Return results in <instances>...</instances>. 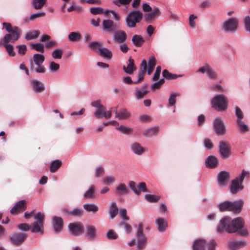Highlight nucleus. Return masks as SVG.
I'll use <instances>...</instances> for the list:
<instances>
[{
  "label": "nucleus",
  "mask_w": 250,
  "mask_h": 250,
  "mask_svg": "<svg viewBox=\"0 0 250 250\" xmlns=\"http://www.w3.org/2000/svg\"><path fill=\"white\" fill-rule=\"evenodd\" d=\"M3 28L5 29L8 32L0 41V45L4 46L5 49L11 57L15 56L16 53L13 50V46L9 43L16 42L21 37L22 30L18 26H12L9 22H3Z\"/></svg>",
  "instance_id": "nucleus-1"
},
{
  "label": "nucleus",
  "mask_w": 250,
  "mask_h": 250,
  "mask_svg": "<svg viewBox=\"0 0 250 250\" xmlns=\"http://www.w3.org/2000/svg\"><path fill=\"white\" fill-rule=\"evenodd\" d=\"M229 218L224 217L222 218L217 227V232H222L225 230L229 233L239 232L240 235L246 236L248 234V230L243 228L244 220L242 218L238 217L232 220L231 223Z\"/></svg>",
  "instance_id": "nucleus-2"
},
{
  "label": "nucleus",
  "mask_w": 250,
  "mask_h": 250,
  "mask_svg": "<svg viewBox=\"0 0 250 250\" xmlns=\"http://www.w3.org/2000/svg\"><path fill=\"white\" fill-rule=\"evenodd\" d=\"M34 218L36 221L32 223L30 226L26 223H21L18 225V228L24 231H27L31 229L32 232H41L42 233L43 231V223L45 218L44 214L39 212L34 216Z\"/></svg>",
  "instance_id": "nucleus-3"
},
{
  "label": "nucleus",
  "mask_w": 250,
  "mask_h": 250,
  "mask_svg": "<svg viewBox=\"0 0 250 250\" xmlns=\"http://www.w3.org/2000/svg\"><path fill=\"white\" fill-rule=\"evenodd\" d=\"M243 206V201L241 200H237L234 202L228 201H225L218 205L220 211H232L238 214L240 212Z\"/></svg>",
  "instance_id": "nucleus-4"
},
{
  "label": "nucleus",
  "mask_w": 250,
  "mask_h": 250,
  "mask_svg": "<svg viewBox=\"0 0 250 250\" xmlns=\"http://www.w3.org/2000/svg\"><path fill=\"white\" fill-rule=\"evenodd\" d=\"M44 61L43 55L39 54H35L33 57V60L30 61V68L32 71L36 73H44L46 69L42 63Z\"/></svg>",
  "instance_id": "nucleus-5"
},
{
  "label": "nucleus",
  "mask_w": 250,
  "mask_h": 250,
  "mask_svg": "<svg viewBox=\"0 0 250 250\" xmlns=\"http://www.w3.org/2000/svg\"><path fill=\"white\" fill-rule=\"evenodd\" d=\"M143 18V13L138 10L130 11L125 18L126 26L128 28H135L137 23L141 22Z\"/></svg>",
  "instance_id": "nucleus-6"
},
{
  "label": "nucleus",
  "mask_w": 250,
  "mask_h": 250,
  "mask_svg": "<svg viewBox=\"0 0 250 250\" xmlns=\"http://www.w3.org/2000/svg\"><path fill=\"white\" fill-rule=\"evenodd\" d=\"M211 104L215 110L218 111H224L228 107V100L225 95L219 94L211 99Z\"/></svg>",
  "instance_id": "nucleus-7"
},
{
  "label": "nucleus",
  "mask_w": 250,
  "mask_h": 250,
  "mask_svg": "<svg viewBox=\"0 0 250 250\" xmlns=\"http://www.w3.org/2000/svg\"><path fill=\"white\" fill-rule=\"evenodd\" d=\"M249 172L244 170L239 177H237L231 181L229 188L230 192L232 194H235L239 191L243 190L244 188V187L242 185L243 181L245 177L249 175Z\"/></svg>",
  "instance_id": "nucleus-8"
},
{
  "label": "nucleus",
  "mask_w": 250,
  "mask_h": 250,
  "mask_svg": "<svg viewBox=\"0 0 250 250\" xmlns=\"http://www.w3.org/2000/svg\"><path fill=\"white\" fill-rule=\"evenodd\" d=\"M135 236L137 239V249L139 250H143L145 248L147 239L143 233V225L142 222L138 225Z\"/></svg>",
  "instance_id": "nucleus-9"
},
{
  "label": "nucleus",
  "mask_w": 250,
  "mask_h": 250,
  "mask_svg": "<svg viewBox=\"0 0 250 250\" xmlns=\"http://www.w3.org/2000/svg\"><path fill=\"white\" fill-rule=\"evenodd\" d=\"M238 24L239 20L237 18H230L224 22L223 28L226 32H234Z\"/></svg>",
  "instance_id": "nucleus-10"
},
{
  "label": "nucleus",
  "mask_w": 250,
  "mask_h": 250,
  "mask_svg": "<svg viewBox=\"0 0 250 250\" xmlns=\"http://www.w3.org/2000/svg\"><path fill=\"white\" fill-rule=\"evenodd\" d=\"M68 228L70 233L75 236L81 235L84 231V226L80 222L71 223L68 225Z\"/></svg>",
  "instance_id": "nucleus-11"
},
{
  "label": "nucleus",
  "mask_w": 250,
  "mask_h": 250,
  "mask_svg": "<svg viewBox=\"0 0 250 250\" xmlns=\"http://www.w3.org/2000/svg\"><path fill=\"white\" fill-rule=\"evenodd\" d=\"M26 233L14 232L10 235V240L15 245L19 246L22 244L27 238Z\"/></svg>",
  "instance_id": "nucleus-12"
},
{
  "label": "nucleus",
  "mask_w": 250,
  "mask_h": 250,
  "mask_svg": "<svg viewBox=\"0 0 250 250\" xmlns=\"http://www.w3.org/2000/svg\"><path fill=\"white\" fill-rule=\"evenodd\" d=\"M230 145L229 143L225 141H221L219 143V152L222 158L226 159L230 155Z\"/></svg>",
  "instance_id": "nucleus-13"
},
{
  "label": "nucleus",
  "mask_w": 250,
  "mask_h": 250,
  "mask_svg": "<svg viewBox=\"0 0 250 250\" xmlns=\"http://www.w3.org/2000/svg\"><path fill=\"white\" fill-rule=\"evenodd\" d=\"M213 126L214 132L216 134L218 135L225 134L226 128L221 118H218L215 119Z\"/></svg>",
  "instance_id": "nucleus-14"
},
{
  "label": "nucleus",
  "mask_w": 250,
  "mask_h": 250,
  "mask_svg": "<svg viewBox=\"0 0 250 250\" xmlns=\"http://www.w3.org/2000/svg\"><path fill=\"white\" fill-rule=\"evenodd\" d=\"M27 208V203L25 200L18 202L11 208L10 212L12 214H17L25 210Z\"/></svg>",
  "instance_id": "nucleus-15"
},
{
  "label": "nucleus",
  "mask_w": 250,
  "mask_h": 250,
  "mask_svg": "<svg viewBox=\"0 0 250 250\" xmlns=\"http://www.w3.org/2000/svg\"><path fill=\"white\" fill-rule=\"evenodd\" d=\"M147 89V84H144L140 87H136L134 91V95L136 98L138 100L144 98L149 92Z\"/></svg>",
  "instance_id": "nucleus-16"
},
{
  "label": "nucleus",
  "mask_w": 250,
  "mask_h": 250,
  "mask_svg": "<svg viewBox=\"0 0 250 250\" xmlns=\"http://www.w3.org/2000/svg\"><path fill=\"white\" fill-rule=\"evenodd\" d=\"M160 15L161 12L159 8L158 7H155L152 11L146 13L145 15L144 19L146 22L152 23L153 21Z\"/></svg>",
  "instance_id": "nucleus-17"
},
{
  "label": "nucleus",
  "mask_w": 250,
  "mask_h": 250,
  "mask_svg": "<svg viewBox=\"0 0 250 250\" xmlns=\"http://www.w3.org/2000/svg\"><path fill=\"white\" fill-rule=\"evenodd\" d=\"M146 68L147 62L146 60L144 59L142 60L140 64V70L138 73V79L136 81L134 82V84L139 83L143 81L144 76L145 75V73L146 71Z\"/></svg>",
  "instance_id": "nucleus-18"
},
{
  "label": "nucleus",
  "mask_w": 250,
  "mask_h": 250,
  "mask_svg": "<svg viewBox=\"0 0 250 250\" xmlns=\"http://www.w3.org/2000/svg\"><path fill=\"white\" fill-rule=\"evenodd\" d=\"M105 107L103 105L97 109L94 114L97 118H99L103 116L106 119H109L112 116V111H106Z\"/></svg>",
  "instance_id": "nucleus-19"
},
{
  "label": "nucleus",
  "mask_w": 250,
  "mask_h": 250,
  "mask_svg": "<svg viewBox=\"0 0 250 250\" xmlns=\"http://www.w3.org/2000/svg\"><path fill=\"white\" fill-rule=\"evenodd\" d=\"M103 27L104 30L110 33L114 32L117 29L116 25L114 24V21L109 19L103 20Z\"/></svg>",
  "instance_id": "nucleus-20"
},
{
  "label": "nucleus",
  "mask_w": 250,
  "mask_h": 250,
  "mask_svg": "<svg viewBox=\"0 0 250 250\" xmlns=\"http://www.w3.org/2000/svg\"><path fill=\"white\" fill-rule=\"evenodd\" d=\"M63 221L60 217L54 216L53 218V227L55 232H60L63 228Z\"/></svg>",
  "instance_id": "nucleus-21"
},
{
  "label": "nucleus",
  "mask_w": 250,
  "mask_h": 250,
  "mask_svg": "<svg viewBox=\"0 0 250 250\" xmlns=\"http://www.w3.org/2000/svg\"><path fill=\"white\" fill-rule=\"evenodd\" d=\"M127 39L126 33L122 30H119L115 32L113 40L117 43H124Z\"/></svg>",
  "instance_id": "nucleus-22"
},
{
  "label": "nucleus",
  "mask_w": 250,
  "mask_h": 250,
  "mask_svg": "<svg viewBox=\"0 0 250 250\" xmlns=\"http://www.w3.org/2000/svg\"><path fill=\"white\" fill-rule=\"evenodd\" d=\"M230 173L226 171L220 172L217 175L218 184L220 186L226 185V182L229 179Z\"/></svg>",
  "instance_id": "nucleus-23"
},
{
  "label": "nucleus",
  "mask_w": 250,
  "mask_h": 250,
  "mask_svg": "<svg viewBox=\"0 0 250 250\" xmlns=\"http://www.w3.org/2000/svg\"><path fill=\"white\" fill-rule=\"evenodd\" d=\"M31 84L34 91L37 93H41L45 89L44 84L39 80H32L31 81Z\"/></svg>",
  "instance_id": "nucleus-24"
},
{
  "label": "nucleus",
  "mask_w": 250,
  "mask_h": 250,
  "mask_svg": "<svg viewBox=\"0 0 250 250\" xmlns=\"http://www.w3.org/2000/svg\"><path fill=\"white\" fill-rule=\"evenodd\" d=\"M136 67L135 66L134 60L130 57L128 60V63L127 66L124 65L123 67V70L128 74H131L133 73L134 71L136 70Z\"/></svg>",
  "instance_id": "nucleus-25"
},
{
  "label": "nucleus",
  "mask_w": 250,
  "mask_h": 250,
  "mask_svg": "<svg viewBox=\"0 0 250 250\" xmlns=\"http://www.w3.org/2000/svg\"><path fill=\"white\" fill-rule=\"evenodd\" d=\"M130 116V113L126 109H122L118 111V106H116L115 117L119 120H125Z\"/></svg>",
  "instance_id": "nucleus-26"
},
{
  "label": "nucleus",
  "mask_w": 250,
  "mask_h": 250,
  "mask_svg": "<svg viewBox=\"0 0 250 250\" xmlns=\"http://www.w3.org/2000/svg\"><path fill=\"white\" fill-rule=\"evenodd\" d=\"M229 248L233 250H236L246 246V242L244 241L232 240L229 242Z\"/></svg>",
  "instance_id": "nucleus-27"
},
{
  "label": "nucleus",
  "mask_w": 250,
  "mask_h": 250,
  "mask_svg": "<svg viewBox=\"0 0 250 250\" xmlns=\"http://www.w3.org/2000/svg\"><path fill=\"white\" fill-rule=\"evenodd\" d=\"M131 150L137 155H142L145 152L144 148L137 142L134 143L131 145Z\"/></svg>",
  "instance_id": "nucleus-28"
},
{
  "label": "nucleus",
  "mask_w": 250,
  "mask_h": 250,
  "mask_svg": "<svg viewBox=\"0 0 250 250\" xmlns=\"http://www.w3.org/2000/svg\"><path fill=\"white\" fill-rule=\"evenodd\" d=\"M158 230L161 232H164L166 230L167 226V222L163 218H159L156 220Z\"/></svg>",
  "instance_id": "nucleus-29"
},
{
  "label": "nucleus",
  "mask_w": 250,
  "mask_h": 250,
  "mask_svg": "<svg viewBox=\"0 0 250 250\" xmlns=\"http://www.w3.org/2000/svg\"><path fill=\"white\" fill-rule=\"evenodd\" d=\"M159 132V127L155 126L149 128L144 131L143 133L144 136L147 137H151L153 135H157Z\"/></svg>",
  "instance_id": "nucleus-30"
},
{
  "label": "nucleus",
  "mask_w": 250,
  "mask_h": 250,
  "mask_svg": "<svg viewBox=\"0 0 250 250\" xmlns=\"http://www.w3.org/2000/svg\"><path fill=\"white\" fill-rule=\"evenodd\" d=\"M207 245L205 240L199 239L196 240L193 246V250H205V246Z\"/></svg>",
  "instance_id": "nucleus-31"
},
{
  "label": "nucleus",
  "mask_w": 250,
  "mask_h": 250,
  "mask_svg": "<svg viewBox=\"0 0 250 250\" xmlns=\"http://www.w3.org/2000/svg\"><path fill=\"white\" fill-rule=\"evenodd\" d=\"M206 163L208 167L211 168H214L216 167L218 165V160L216 157L210 156L207 159Z\"/></svg>",
  "instance_id": "nucleus-32"
},
{
  "label": "nucleus",
  "mask_w": 250,
  "mask_h": 250,
  "mask_svg": "<svg viewBox=\"0 0 250 250\" xmlns=\"http://www.w3.org/2000/svg\"><path fill=\"white\" fill-rule=\"evenodd\" d=\"M129 192L126 185L125 184H120L117 187L115 193L116 194L121 196L124 194H127Z\"/></svg>",
  "instance_id": "nucleus-33"
},
{
  "label": "nucleus",
  "mask_w": 250,
  "mask_h": 250,
  "mask_svg": "<svg viewBox=\"0 0 250 250\" xmlns=\"http://www.w3.org/2000/svg\"><path fill=\"white\" fill-rule=\"evenodd\" d=\"M133 44L137 47L141 46L145 42V40L141 35H135L132 38Z\"/></svg>",
  "instance_id": "nucleus-34"
},
{
  "label": "nucleus",
  "mask_w": 250,
  "mask_h": 250,
  "mask_svg": "<svg viewBox=\"0 0 250 250\" xmlns=\"http://www.w3.org/2000/svg\"><path fill=\"white\" fill-rule=\"evenodd\" d=\"M119 211L118 208L115 202H112L110 205L109 213L111 219H113L118 214Z\"/></svg>",
  "instance_id": "nucleus-35"
},
{
  "label": "nucleus",
  "mask_w": 250,
  "mask_h": 250,
  "mask_svg": "<svg viewBox=\"0 0 250 250\" xmlns=\"http://www.w3.org/2000/svg\"><path fill=\"white\" fill-rule=\"evenodd\" d=\"M40 34L39 30H33L29 31L25 34V39L27 40H31L36 39Z\"/></svg>",
  "instance_id": "nucleus-36"
},
{
  "label": "nucleus",
  "mask_w": 250,
  "mask_h": 250,
  "mask_svg": "<svg viewBox=\"0 0 250 250\" xmlns=\"http://www.w3.org/2000/svg\"><path fill=\"white\" fill-rule=\"evenodd\" d=\"M162 74L163 77L167 80L176 79L178 77L182 76V75H177L175 74L171 73L167 69H165L163 70Z\"/></svg>",
  "instance_id": "nucleus-37"
},
{
  "label": "nucleus",
  "mask_w": 250,
  "mask_h": 250,
  "mask_svg": "<svg viewBox=\"0 0 250 250\" xmlns=\"http://www.w3.org/2000/svg\"><path fill=\"white\" fill-rule=\"evenodd\" d=\"M99 53L100 55L103 57L111 59L112 57V52L106 48H100Z\"/></svg>",
  "instance_id": "nucleus-38"
},
{
  "label": "nucleus",
  "mask_w": 250,
  "mask_h": 250,
  "mask_svg": "<svg viewBox=\"0 0 250 250\" xmlns=\"http://www.w3.org/2000/svg\"><path fill=\"white\" fill-rule=\"evenodd\" d=\"M62 163L60 160H56L53 161L50 165V170L51 172H56L62 166Z\"/></svg>",
  "instance_id": "nucleus-39"
},
{
  "label": "nucleus",
  "mask_w": 250,
  "mask_h": 250,
  "mask_svg": "<svg viewBox=\"0 0 250 250\" xmlns=\"http://www.w3.org/2000/svg\"><path fill=\"white\" fill-rule=\"evenodd\" d=\"M68 38L70 42H78L81 40V35L79 32H72L68 35Z\"/></svg>",
  "instance_id": "nucleus-40"
},
{
  "label": "nucleus",
  "mask_w": 250,
  "mask_h": 250,
  "mask_svg": "<svg viewBox=\"0 0 250 250\" xmlns=\"http://www.w3.org/2000/svg\"><path fill=\"white\" fill-rule=\"evenodd\" d=\"M87 229V236L89 238H94L96 236V229L92 225H88L86 227Z\"/></svg>",
  "instance_id": "nucleus-41"
},
{
  "label": "nucleus",
  "mask_w": 250,
  "mask_h": 250,
  "mask_svg": "<svg viewBox=\"0 0 250 250\" xmlns=\"http://www.w3.org/2000/svg\"><path fill=\"white\" fill-rule=\"evenodd\" d=\"M161 198L160 196L154 195L152 194H146L145 199L150 203H156Z\"/></svg>",
  "instance_id": "nucleus-42"
},
{
  "label": "nucleus",
  "mask_w": 250,
  "mask_h": 250,
  "mask_svg": "<svg viewBox=\"0 0 250 250\" xmlns=\"http://www.w3.org/2000/svg\"><path fill=\"white\" fill-rule=\"evenodd\" d=\"M83 207L87 211L96 212L98 210V207L95 204H86L83 205Z\"/></svg>",
  "instance_id": "nucleus-43"
},
{
  "label": "nucleus",
  "mask_w": 250,
  "mask_h": 250,
  "mask_svg": "<svg viewBox=\"0 0 250 250\" xmlns=\"http://www.w3.org/2000/svg\"><path fill=\"white\" fill-rule=\"evenodd\" d=\"M46 0H33L32 4L36 9L42 8L46 2Z\"/></svg>",
  "instance_id": "nucleus-44"
},
{
  "label": "nucleus",
  "mask_w": 250,
  "mask_h": 250,
  "mask_svg": "<svg viewBox=\"0 0 250 250\" xmlns=\"http://www.w3.org/2000/svg\"><path fill=\"white\" fill-rule=\"evenodd\" d=\"M237 123L239 126L241 132L245 133L249 130L248 125L243 121V120L237 121Z\"/></svg>",
  "instance_id": "nucleus-45"
},
{
  "label": "nucleus",
  "mask_w": 250,
  "mask_h": 250,
  "mask_svg": "<svg viewBox=\"0 0 250 250\" xmlns=\"http://www.w3.org/2000/svg\"><path fill=\"white\" fill-rule=\"evenodd\" d=\"M90 13L94 15L102 14L104 12L103 8L101 7H93L89 9Z\"/></svg>",
  "instance_id": "nucleus-46"
},
{
  "label": "nucleus",
  "mask_w": 250,
  "mask_h": 250,
  "mask_svg": "<svg viewBox=\"0 0 250 250\" xmlns=\"http://www.w3.org/2000/svg\"><path fill=\"white\" fill-rule=\"evenodd\" d=\"M180 94L179 93H173L170 95L169 98L168 99V106H173L175 104L176 102V97L177 96H179Z\"/></svg>",
  "instance_id": "nucleus-47"
},
{
  "label": "nucleus",
  "mask_w": 250,
  "mask_h": 250,
  "mask_svg": "<svg viewBox=\"0 0 250 250\" xmlns=\"http://www.w3.org/2000/svg\"><path fill=\"white\" fill-rule=\"evenodd\" d=\"M106 237L109 240H116L118 239V235L113 229H110L106 233Z\"/></svg>",
  "instance_id": "nucleus-48"
},
{
  "label": "nucleus",
  "mask_w": 250,
  "mask_h": 250,
  "mask_svg": "<svg viewBox=\"0 0 250 250\" xmlns=\"http://www.w3.org/2000/svg\"><path fill=\"white\" fill-rule=\"evenodd\" d=\"M31 48L36 50L37 51L43 53L44 52V45L40 43H32L31 45Z\"/></svg>",
  "instance_id": "nucleus-49"
},
{
  "label": "nucleus",
  "mask_w": 250,
  "mask_h": 250,
  "mask_svg": "<svg viewBox=\"0 0 250 250\" xmlns=\"http://www.w3.org/2000/svg\"><path fill=\"white\" fill-rule=\"evenodd\" d=\"M63 54V51L61 49H57L54 50L52 52V56L54 59H60L62 58Z\"/></svg>",
  "instance_id": "nucleus-50"
},
{
  "label": "nucleus",
  "mask_w": 250,
  "mask_h": 250,
  "mask_svg": "<svg viewBox=\"0 0 250 250\" xmlns=\"http://www.w3.org/2000/svg\"><path fill=\"white\" fill-rule=\"evenodd\" d=\"M83 211L82 208H77L71 211V216L81 217L83 216Z\"/></svg>",
  "instance_id": "nucleus-51"
},
{
  "label": "nucleus",
  "mask_w": 250,
  "mask_h": 250,
  "mask_svg": "<svg viewBox=\"0 0 250 250\" xmlns=\"http://www.w3.org/2000/svg\"><path fill=\"white\" fill-rule=\"evenodd\" d=\"M102 46V44L97 42H93L89 43L88 47L91 49L96 50L97 49H98L99 51H100V48H101Z\"/></svg>",
  "instance_id": "nucleus-52"
},
{
  "label": "nucleus",
  "mask_w": 250,
  "mask_h": 250,
  "mask_svg": "<svg viewBox=\"0 0 250 250\" xmlns=\"http://www.w3.org/2000/svg\"><path fill=\"white\" fill-rule=\"evenodd\" d=\"M95 192L93 186L91 187L85 193L84 197L85 198L89 199L94 197V193Z\"/></svg>",
  "instance_id": "nucleus-53"
},
{
  "label": "nucleus",
  "mask_w": 250,
  "mask_h": 250,
  "mask_svg": "<svg viewBox=\"0 0 250 250\" xmlns=\"http://www.w3.org/2000/svg\"><path fill=\"white\" fill-rule=\"evenodd\" d=\"M131 1H132V0H114L113 1V3L115 5L120 7L122 5H127L129 3H130V2Z\"/></svg>",
  "instance_id": "nucleus-54"
},
{
  "label": "nucleus",
  "mask_w": 250,
  "mask_h": 250,
  "mask_svg": "<svg viewBox=\"0 0 250 250\" xmlns=\"http://www.w3.org/2000/svg\"><path fill=\"white\" fill-rule=\"evenodd\" d=\"M235 114L237 117V121L242 120L244 118L243 112L238 106H236L235 108Z\"/></svg>",
  "instance_id": "nucleus-55"
},
{
  "label": "nucleus",
  "mask_w": 250,
  "mask_h": 250,
  "mask_svg": "<svg viewBox=\"0 0 250 250\" xmlns=\"http://www.w3.org/2000/svg\"><path fill=\"white\" fill-rule=\"evenodd\" d=\"M207 74L208 77L210 79H216L217 78V75L211 66H210Z\"/></svg>",
  "instance_id": "nucleus-56"
},
{
  "label": "nucleus",
  "mask_w": 250,
  "mask_h": 250,
  "mask_svg": "<svg viewBox=\"0 0 250 250\" xmlns=\"http://www.w3.org/2000/svg\"><path fill=\"white\" fill-rule=\"evenodd\" d=\"M117 129L120 132L126 134H129L132 131V129L131 128L127 127L123 125H121L117 127Z\"/></svg>",
  "instance_id": "nucleus-57"
},
{
  "label": "nucleus",
  "mask_w": 250,
  "mask_h": 250,
  "mask_svg": "<svg viewBox=\"0 0 250 250\" xmlns=\"http://www.w3.org/2000/svg\"><path fill=\"white\" fill-rule=\"evenodd\" d=\"M157 64V61L154 56L149 58L148 60V67L154 68Z\"/></svg>",
  "instance_id": "nucleus-58"
},
{
  "label": "nucleus",
  "mask_w": 250,
  "mask_h": 250,
  "mask_svg": "<svg viewBox=\"0 0 250 250\" xmlns=\"http://www.w3.org/2000/svg\"><path fill=\"white\" fill-rule=\"evenodd\" d=\"M16 48H18V53L21 55H24L27 50L26 45H18L16 46Z\"/></svg>",
  "instance_id": "nucleus-59"
},
{
  "label": "nucleus",
  "mask_w": 250,
  "mask_h": 250,
  "mask_svg": "<svg viewBox=\"0 0 250 250\" xmlns=\"http://www.w3.org/2000/svg\"><path fill=\"white\" fill-rule=\"evenodd\" d=\"M60 68V65L54 62H51L49 64V70L52 72H56Z\"/></svg>",
  "instance_id": "nucleus-60"
},
{
  "label": "nucleus",
  "mask_w": 250,
  "mask_h": 250,
  "mask_svg": "<svg viewBox=\"0 0 250 250\" xmlns=\"http://www.w3.org/2000/svg\"><path fill=\"white\" fill-rule=\"evenodd\" d=\"M115 181V178L111 176H105L104 179V183L106 185H109Z\"/></svg>",
  "instance_id": "nucleus-61"
},
{
  "label": "nucleus",
  "mask_w": 250,
  "mask_h": 250,
  "mask_svg": "<svg viewBox=\"0 0 250 250\" xmlns=\"http://www.w3.org/2000/svg\"><path fill=\"white\" fill-rule=\"evenodd\" d=\"M129 187L137 195L140 194V191L138 190L137 186H136V184L133 181H130L129 183Z\"/></svg>",
  "instance_id": "nucleus-62"
},
{
  "label": "nucleus",
  "mask_w": 250,
  "mask_h": 250,
  "mask_svg": "<svg viewBox=\"0 0 250 250\" xmlns=\"http://www.w3.org/2000/svg\"><path fill=\"white\" fill-rule=\"evenodd\" d=\"M138 190L143 192H147V189L146 187V184L145 182H141L137 185Z\"/></svg>",
  "instance_id": "nucleus-63"
},
{
  "label": "nucleus",
  "mask_w": 250,
  "mask_h": 250,
  "mask_svg": "<svg viewBox=\"0 0 250 250\" xmlns=\"http://www.w3.org/2000/svg\"><path fill=\"white\" fill-rule=\"evenodd\" d=\"M244 22L246 29L250 33V17L249 16L245 17Z\"/></svg>",
  "instance_id": "nucleus-64"
}]
</instances>
